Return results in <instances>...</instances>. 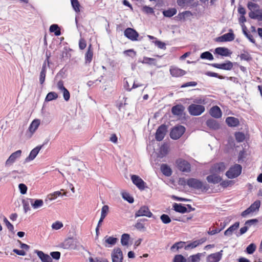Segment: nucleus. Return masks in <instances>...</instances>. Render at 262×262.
<instances>
[{"label": "nucleus", "mask_w": 262, "mask_h": 262, "mask_svg": "<svg viewBox=\"0 0 262 262\" xmlns=\"http://www.w3.org/2000/svg\"><path fill=\"white\" fill-rule=\"evenodd\" d=\"M187 183L189 187L204 191H207L209 188L208 184H204L200 180L194 178L188 179Z\"/></svg>", "instance_id": "obj_1"}, {"label": "nucleus", "mask_w": 262, "mask_h": 262, "mask_svg": "<svg viewBox=\"0 0 262 262\" xmlns=\"http://www.w3.org/2000/svg\"><path fill=\"white\" fill-rule=\"evenodd\" d=\"M205 106L197 104H191L188 107V111L192 116H199L205 112Z\"/></svg>", "instance_id": "obj_2"}, {"label": "nucleus", "mask_w": 262, "mask_h": 262, "mask_svg": "<svg viewBox=\"0 0 262 262\" xmlns=\"http://www.w3.org/2000/svg\"><path fill=\"white\" fill-rule=\"evenodd\" d=\"M39 119H34L30 125L28 129L25 133V136L27 139H30L40 125Z\"/></svg>", "instance_id": "obj_3"}, {"label": "nucleus", "mask_w": 262, "mask_h": 262, "mask_svg": "<svg viewBox=\"0 0 262 262\" xmlns=\"http://www.w3.org/2000/svg\"><path fill=\"white\" fill-rule=\"evenodd\" d=\"M178 168L184 172H189L191 171V166L190 163L183 159L180 158L177 160L176 162Z\"/></svg>", "instance_id": "obj_4"}, {"label": "nucleus", "mask_w": 262, "mask_h": 262, "mask_svg": "<svg viewBox=\"0 0 262 262\" xmlns=\"http://www.w3.org/2000/svg\"><path fill=\"white\" fill-rule=\"evenodd\" d=\"M185 131V128L182 125L174 126L171 130L170 136L174 140L180 138Z\"/></svg>", "instance_id": "obj_5"}, {"label": "nucleus", "mask_w": 262, "mask_h": 262, "mask_svg": "<svg viewBox=\"0 0 262 262\" xmlns=\"http://www.w3.org/2000/svg\"><path fill=\"white\" fill-rule=\"evenodd\" d=\"M242 168L240 165L235 164L226 172V175L230 179L236 178L241 174Z\"/></svg>", "instance_id": "obj_6"}, {"label": "nucleus", "mask_w": 262, "mask_h": 262, "mask_svg": "<svg viewBox=\"0 0 262 262\" xmlns=\"http://www.w3.org/2000/svg\"><path fill=\"white\" fill-rule=\"evenodd\" d=\"M153 215L152 212L150 211L149 208L146 206H143L136 212L135 217L136 218L140 216H146L151 217Z\"/></svg>", "instance_id": "obj_7"}, {"label": "nucleus", "mask_w": 262, "mask_h": 262, "mask_svg": "<svg viewBox=\"0 0 262 262\" xmlns=\"http://www.w3.org/2000/svg\"><path fill=\"white\" fill-rule=\"evenodd\" d=\"M111 257L112 262H122L123 253L120 248H114L112 252Z\"/></svg>", "instance_id": "obj_8"}, {"label": "nucleus", "mask_w": 262, "mask_h": 262, "mask_svg": "<svg viewBox=\"0 0 262 262\" xmlns=\"http://www.w3.org/2000/svg\"><path fill=\"white\" fill-rule=\"evenodd\" d=\"M21 150H18L12 153L6 160L5 162V166L9 167L11 166L15 162L16 160L21 156Z\"/></svg>", "instance_id": "obj_9"}, {"label": "nucleus", "mask_w": 262, "mask_h": 262, "mask_svg": "<svg viewBox=\"0 0 262 262\" xmlns=\"http://www.w3.org/2000/svg\"><path fill=\"white\" fill-rule=\"evenodd\" d=\"M260 205V201L259 200H256L248 208H247L242 213V216L245 217L248 214L254 212L256 210H258Z\"/></svg>", "instance_id": "obj_10"}, {"label": "nucleus", "mask_w": 262, "mask_h": 262, "mask_svg": "<svg viewBox=\"0 0 262 262\" xmlns=\"http://www.w3.org/2000/svg\"><path fill=\"white\" fill-rule=\"evenodd\" d=\"M124 35L132 41L138 40L139 36L138 33L134 29L131 28H127L125 30L124 32Z\"/></svg>", "instance_id": "obj_11"}, {"label": "nucleus", "mask_w": 262, "mask_h": 262, "mask_svg": "<svg viewBox=\"0 0 262 262\" xmlns=\"http://www.w3.org/2000/svg\"><path fill=\"white\" fill-rule=\"evenodd\" d=\"M167 132V127L165 125L162 124L160 125L157 130L156 133V139L160 141L164 138Z\"/></svg>", "instance_id": "obj_12"}, {"label": "nucleus", "mask_w": 262, "mask_h": 262, "mask_svg": "<svg viewBox=\"0 0 262 262\" xmlns=\"http://www.w3.org/2000/svg\"><path fill=\"white\" fill-rule=\"evenodd\" d=\"M133 183L140 190L145 188V183L143 180L137 175H133L131 177Z\"/></svg>", "instance_id": "obj_13"}, {"label": "nucleus", "mask_w": 262, "mask_h": 262, "mask_svg": "<svg viewBox=\"0 0 262 262\" xmlns=\"http://www.w3.org/2000/svg\"><path fill=\"white\" fill-rule=\"evenodd\" d=\"M230 32L216 38V41L219 42L231 41L234 39V35L232 30Z\"/></svg>", "instance_id": "obj_14"}, {"label": "nucleus", "mask_w": 262, "mask_h": 262, "mask_svg": "<svg viewBox=\"0 0 262 262\" xmlns=\"http://www.w3.org/2000/svg\"><path fill=\"white\" fill-rule=\"evenodd\" d=\"M223 250L209 255L207 257V262H219L222 257Z\"/></svg>", "instance_id": "obj_15"}, {"label": "nucleus", "mask_w": 262, "mask_h": 262, "mask_svg": "<svg viewBox=\"0 0 262 262\" xmlns=\"http://www.w3.org/2000/svg\"><path fill=\"white\" fill-rule=\"evenodd\" d=\"M42 147V145L37 146L33 149L31 151L29 156L25 159V162L27 163L34 160L38 154L40 150L41 149Z\"/></svg>", "instance_id": "obj_16"}, {"label": "nucleus", "mask_w": 262, "mask_h": 262, "mask_svg": "<svg viewBox=\"0 0 262 262\" xmlns=\"http://www.w3.org/2000/svg\"><path fill=\"white\" fill-rule=\"evenodd\" d=\"M35 253L37 254L42 262H52V258L48 254L44 253L42 251L36 250Z\"/></svg>", "instance_id": "obj_17"}, {"label": "nucleus", "mask_w": 262, "mask_h": 262, "mask_svg": "<svg viewBox=\"0 0 262 262\" xmlns=\"http://www.w3.org/2000/svg\"><path fill=\"white\" fill-rule=\"evenodd\" d=\"M206 179L209 183L213 184L218 183L222 180L220 175L216 173H212V174L207 176Z\"/></svg>", "instance_id": "obj_18"}, {"label": "nucleus", "mask_w": 262, "mask_h": 262, "mask_svg": "<svg viewBox=\"0 0 262 262\" xmlns=\"http://www.w3.org/2000/svg\"><path fill=\"white\" fill-rule=\"evenodd\" d=\"M225 169V164L223 163H221L214 165L211 169V172L219 174L220 172H223Z\"/></svg>", "instance_id": "obj_19"}, {"label": "nucleus", "mask_w": 262, "mask_h": 262, "mask_svg": "<svg viewBox=\"0 0 262 262\" xmlns=\"http://www.w3.org/2000/svg\"><path fill=\"white\" fill-rule=\"evenodd\" d=\"M118 241L117 238L113 236H106L104 237V243L106 247H109L115 245Z\"/></svg>", "instance_id": "obj_20"}, {"label": "nucleus", "mask_w": 262, "mask_h": 262, "mask_svg": "<svg viewBox=\"0 0 262 262\" xmlns=\"http://www.w3.org/2000/svg\"><path fill=\"white\" fill-rule=\"evenodd\" d=\"M212 66L216 68L220 69H223L226 70H231L233 67V63L230 61H228L226 63H214L212 64Z\"/></svg>", "instance_id": "obj_21"}, {"label": "nucleus", "mask_w": 262, "mask_h": 262, "mask_svg": "<svg viewBox=\"0 0 262 262\" xmlns=\"http://www.w3.org/2000/svg\"><path fill=\"white\" fill-rule=\"evenodd\" d=\"M184 111V107L181 104L176 105L171 108V112L174 115L182 116Z\"/></svg>", "instance_id": "obj_22"}, {"label": "nucleus", "mask_w": 262, "mask_h": 262, "mask_svg": "<svg viewBox=\"0 0 262 262\" xmlns=\"http://www.w3.org/2000/svg\"><path fill=\"white\" fill-rule=\"evenodd\" d=\"M170 73L172 76L179 77L184 75L186 72L181 69L176 67L171 68L170 69Z\"/></svg>", "instance_id": "obj_23"}, {"label": "nucleus", "mask_w": 262, "mask_h": 262, "mask_svg": "<svg viewBox=\"0 0 262 262\" xmlns=\"http://www.w3.org/2000/svg\"><path fill=\"white\" fill-rule=\"evenodd\" d=\"M210 114L215 118H219L222 116L220 108L217 106H213L210 110Z\"/></svg>", "instance_id": "obj_24"}, {"label": "nucleus", "mask_w": 262, "mask_h": 262, "mask_svg": "<svg viewBox=\"0 0 262 262\" xmlns=\"http://www.w3.org/2000/svg\"><path fill=\"white\" fill-rule=\"evenodd\" d=\"M206 123L208 127L214 130L218 129L220 126L218 122L213 119H208Z\"/></svg>", "instance_id": "obj_25"}, {"label": "nucleus", "mask_w": 262, "mask_h": 262, "mask_svg": "<svg viewBox=\"0 0 262 262\" xmlns=\"http://www.w3.org/2000/svg\"><path fill=\"white\" fill-rule=\"evenodd\" d=\"M63 246L66 249H75L76 248V241L72 238L67 239L64 242Z\"/></svg>", "instance_id": "obj_26"}, {"label": "nucleus", "mask_w": 262, "mask_h": 262, "mask_svg": "<svg viewBox=\"0 0 262 262\" xmlns=\"http://www.w3.org/2000/svg\"><path fill=\"white\" fill-rule=\"evenodd\" d=\"M226 122L228 126L231 127L237 126L239 123L238 119L233 117H227L226 119Z\"/></svg>", "instance_id": "obj_27"}, {"label": "nucleus", "mask_w": 262, "mask_h": 262, "mask_svg": "<svg viewBox=\"0 0 262 262\" xmlns=\"http://www.w3.org/2000/svg\"><path fill=\"white\" fill-rule=\"evenodd\" d=\"M239 222H236L233 225H232L231 226H230L228 229H227L225 232L224 234L226 236H230L232 234L233 232L237 229V228L239 227Z\"/></svg>", "instance_id": "obj_28"}, {"label": "nucleus", "mask_w": 262, "mask_h": 262, "mask_svg": "<svg viewBox=\"0 0 262 262\" xmlns=\"http://www.w3.org/2000/svg\"><path fill=\"white\" fill-rule=\"evenodd\" d=\"M215 52L217 54L224 56H228L231 54L227 48L224 47H219L216 48Z\"/></svg>", "instance_id": "obj_29"}, {"label": "nucleus", "mask_w": 262, "mask_h": 262, "mask_svg": "<svg viewBox=\"0 0 262 262\" xmlns=\"http://www.w3.org/2000/svg\"><path fill=\"white\" fill-rule=\"evenodd\" d=\"M93 50L92 49V45L89 46L88 50L85 54V61L86 62H90L93 57Z\"/></svg>", "instance_id": "obj_30"}, {"label": "nucleus", "mask_w": 262, "mask_h": 262, "mask_svg": "<svg viewBox=\"0 0 262 262\" xmlns=\"http://www.w3.org/2000/svg\"><path fill=\"white\" fill-rule=\"evenodd\" d=\"M161 169L162 173L166 176H170L171 174V169L165 164L161 165Z\"/></svg>", "instance_id": "obj_31"}, {"label": "nucleus", "mask_w": 262, "mask_h": 262, "mask_svg": "<svg viewBox=\"0 0 262 262\" xmlns=\"http://www.w3.org/2000/svg\"><path fill=\"white\" fill-rule=\"evenodd\" d=\"M43 202L42 200L37 199L33 202V200L31 201V205L34 209H38L42 206Z\"/></svg>", "instance_id": "obj_32"}, {"label": "nucleus", "mask_w": 262, "mask_h": 262, "mask_svg": "<svg viewBox=\"0 0 262 262\" xmlns=\"http://www.w3.org/2000/svg\"><path fill=\"white\" fill-rule=\"evenodd\" d=\"M58 98V94L54 92H51L49 93L46 98L45 101L47 102H49L53 100H55Z\"/></svg>", "instance_id": "obj_33"}, {"label": "nucleus", "mask_w": 262, "mask_h": 262, "mask_svg": "<svg viewBox=\"0 0 262 262\" xmlns=\"http://www.w3.org/2000/svg\"><path fill=\"white\" fill-rule=\"evenodd\" d=\"M174 209L176 211L181 212V213H185L187 212V208L182 206L181 204H178L177 203H175L173 205Z\"/></svg>", "instance_id": "obj_34"}, {"label": "nucleus", "mask_w": 262, "mask_h": 262, "mask_svg": "<svg viewBox=\"0 0 262 262\" xmlns=\"http://www.w3.org/2000/svg\"><path fill=\"white\" fill-rule=\"evenodd\" d=\"M242 28L244 35H246V36L249 39L251 42L254 43L255 42L254 39L253 38V36L249 34V33L247 32V29L244 24L242 25Z\"/></svg>", "instance_id": "obj_35"}, {"label": "nucleus", "mask_w": 262, "mask_h": 262, "mask_svg": "<svg viewBox=\"0 0 262 262\" xmlns=\"http://www.w3.org/2000/svg\"><path fill=\"white\" fill-rule=\"evenodd\" d=\"M50 31L51 32H54L56 36H59L60 35V30L57 25L54 24L50 26Z\"/></svg>", "instance_id": "obj_36"}, {"label": "nucleus", "mask_w": 262, "mask_h": 262, "mask_svg": "<svg viewBox=\"0 0 262 262\" xmlns=\"http://www.w3.org/2000/svg\"><path fill=\"white\" fill-rule=\"evenodd\" d=\"M169 151V147L167 144H164L161 147L160 149V154L161 157L166 156Z\"/></svg>", "instance_id": "obj_37"}, {"label": "nucleus", "mask_w": 262, "mask_h": 262, "mask_svg": "<svg viewBox=\"0 0 262 262\" xmlns=\"http://www.w3.org/2000/svg\"><path fill=\"white\" fill-rule=\"evenodd\" d=\"M130 236L128 234L124 233L121 236V243L123 246H128Z\"/></svg>", "instance_id": "obj_38"}, {"label": "nucleus", "mask_w": 262, "mask_h": 262, "mask_svg": "<svg viewBox=\"0 0 262 262\" xmlns=\"http://www.w3.org/2000/svg\"><path fill=\"white\" fill-rule=\"evenodd\" d=\"M141 221H146V220H141L137 222L135 225V227L139 231H145L146 230V227L145 225L141 222Z\"/></svg>", "instance_id": "obj_39"}, {"label": "nucleus", "mask_w": 262, "mask_h": 262, "mask_svg": "<svg viewBox=\"0 0 262 262\" xmlns=\"http://www.w3.org/2000/svg\"><path fill=\"white\" fill-rule=\"evenodd\" d=\"M193 0H177L178 5L181 7H185L191 5Z\"/></svg>", "instance_id": "obj_40"}, {"label": "nucleus", "mask_w": 262, "mask_h": 262, "mask_svg": "<svg viewBox=\"0 0 262 262\" xmlns=\"http://www.w3.org/2000/svg\"><path fill=\"white\" fill-rule=\"evenodd\" d=\"M201 254L198 253L195 255L190 256L187 259V262H199L200 259Z\"/></svg>", "instance_id": "obj_41"}, {"label": "nucleus", "mask_w": 262, "mask_h": 262, "mask_svg": "<svg viewBox=\"0 0 262 262\" xmlns=\"http://www.w3.org/2000/svg\"><path fill=\"white\" fill-rule=\"evenodd\" d=\"M177 13V10L174 8L163 11V15L166 17H171Z\"/></svg>", "instance_id": "obj_42"}, {"label": "nucleus", "mask_w": 262, "mask_h": 262, "mask_svg": "<svg viewBox=\"0 0 262 262\" xmlns=\"http://www.w3.org/2000/svg\"><path fill=\"white\" fill-rule=\"evenodd\" d=\"M122 198L129 203H133L134 201V198L126 192L122 193Z\"/></svg>", "instance_id": "obj_43"}, {"label": "nucleus", "mask_w": 262, "mask_h": 262, "mask_svg": "<svg viewBox=\"0 0 262 262\" xmlns=\"http://www.w3.org/2000/svg\"><path fill=\"white\" fill-rule=\"evenodd\" d=\"M247 7L250 11H256L259 9V6L252 2H249L247 5Z\"/></svg>", "instance_id": "obj_44"}, {"label": "nucleus", "mask_w": 262, "mask_h": 262, "mask_svg": "<svg viewBox=\"0 0 262 262\" xmlns=\"http://www.w3.org/2000/svg\"><path fill=\"white\" fill-rule=\"evenodd\" d=\"M184 244L185 243L182 242L176 243L171 246L170 249L171 251H174V249H176L177 251H178L180 249H181L183 247Z\"/></svg>", "instance_id": "obj_45"}, {"label": "nucleus", "mask_w": 262, "mask_h": 262, "mask_svg": "<svg viewBox=\"0 0 262 262\" xmlns=\"http://www.w3.org/2000/svg\"><path fill=\"white\" fill-rule=\"evenodd\" d=\"M235 137L236 141L238 142H243L245 139L244 134L241 132L236 133L235 134Z\"/></svg>", "instance_id": "obj_46"}, {"label": "nucleus", "mask_w": 262, "mask_h": 262, "mask_svg": "<svg viewBox=\"0 0 262 262\" xmlns=\"http://www.w3.org/2000/svg\"><path fill=\"white\" fill-rule=\"evenodd\" d=\"M256 246L254 244H250L246 248V252L249 254H252L256 250Z\"/></svg>", "instance_id": "obj_47"}, {"label": "nucleus", "mask_w": 262, "mask_h": 262, "mask_svg": "<svg viewBox=\"0 0 262 262\" xmlns=\"http://www.w3.org/2000/svg\"><path fill=\"white\" fill-rule=\"evenodd\" d=\"M71 4L74 10L78 12L80 11V4L78 0H71Z\"/></svg>", "instance_id": "obj_48"}, {"label": "nucleus", "mask_w": 262, "mask_h": 262, "mask_svg": "<svg viewBox=\"0 0 262 262\" xmlns=\"http://www.w3.org/2000/svg\"><path fill=\"white\" fill-rule=\"evenodd\" d=\"M173 262H187V259L182 255H176L173 258Z\"/></svg>", "instance_id": "obj_49"}, {"label": "nucleus", "mask_w": 262, "mask_h": 262, "mask_svg": "<svg viewBox=\"0 0 262 262\" xmlns=\"http://www.w3.org/2000/svg\"><path fill=\"white\" fill-rule=\"evenodd\" d=\"M201 58L202 59H207L208 60H212L213 59V56L209 52H205L201 55Z\"/></svg>", "instance_id": "obj_50"}, {"label": "nucleus", "mask_w": 262, "mask_h": 262, "mask_svg": "<svg viewBox=\"0 0 262 262\" xmlns=\"http://www.w3.org/2000/svg\"><path fill=\"white\" fill-rule=\"evenodd\" d=\"M47 67H49V56H48L42 64L41 72L46 73Z\"/></svg>", "instance_id": "obj_51"}, {"label": "nucleus", "mask_w": 262, "mask_h": 262, "mask_svg": "<svg viewBox=\"0 0 262 262\" xmlns=\"http://www.w3.org/2000/svg\"><path fill=\"white\" fill-rule=\"evenodd\" d=\"M160 219L164 224H168L171 222V219L169 216L165 214L160 216Z\"/></svg>", "instance_id": "obj_52"}, {"label": "nucleus", "mask_w": 262, "mask_h": 262, "mask_svg": "<svg viewBox=\"0 0 262 262\" xmlns=\"http://www.w3.org/2000/svg\"><path fill=\"white\" fill-rule=\"evenodd\" d=\"M63 227V224L59 221H56L52 225V228L54 230H58Z\"/></svg>", "instance_id": "obj_53"}, {"label": "nucleus", "mask_w": 262, "mask_h": 262, "mask_svg": "<svg viewBox=\"0 0 262 262\" xmlns=\"http://www.w3.org/2000/svg\"><path fill=\"white\" fill-rule=\"evenodd\" d=\"M61 195V192L60 191H56L54 192L53 193H51L48 195V198L49 200H53L56 198H57V196Z\"/></svg>", "instance_id": "obj_54"}, {"label": "nucleus", "mask_w": 262, "mask_h": 262, "mask_svg": "<svg viewBox=\"0 0 262 262\" xmlns=\"http://www.w3.org/2000/svg\"><path fill=\"white\" fill-rule=\"evenodd\" d=\"M108 206H107V205L103 206L101 209V216L103 218H105L108 213Z\"/></svg>", "instance_id": "obj_55"}, {"label": "nucleus", "mask_w": 262, "mask_h": 262, "mask_svg": "<svg viewBox=\"0 0 262 262\" xmlns=\"http://www.w3.org/2000/svg\"><path fill=\"white\" fill-rule=\"evenodd\" d=\"M63 93L64 99L66 101H68L70 99V94L68 90L65 88L64 90L61 91Z\"/></svg>", "instance_id": "obj_56"}, {"label": "nucleus", "mask_w": 262, "mask_h": 262, "mask_svg": "<svg viewBox=\"0 0 262 262\" xmlns=\"http://www.w3.org/2000/svg\"><path fill=\"white\" fill-rule=\"evenodd\" d=\"M18 187L20 190V192L21 194H25L26 193L27 191V187L24 184H20L18 185Z\"/></svg>", "instance_id": "obj_57"}, {"label": "nucleus", "mask_w": 262, "mask_h": 262, "mask_svg": "<svg viewBox=\"0 0 262 262\" xmlns=\"http://www.w3.org/2000/svg\"><path fill=\"white\" fill-rule=\"evenodd\" d=\"M192 15V13L189 11H186L185 12H182L180 14L181 18H183V19H185L186 18L189 17Z\"/></svg>", "instance_id": "obj_58"}, {"label": "nucleus", "mask_w": 262, "mask_h": 262, "mask_svg": "<svg viewBox=\"0 0 262 262\" xmlns=\"http://www.w3.org/2000/svg\"><path fill=\"white\" fill-rule=\"evenodd\" d=\"M240 58L242 60H249L251 59L250 54L247 52L242 53L240 55Z\"/></svg>", "instance_id": "obj_59"}, {"label": "nucleus", "mask_w": 262, "mask_h": 262, "mask_svg": "<svg viewBox=\"0 0 262 262\" xmlns=\"http://www.w3.org/2000/svg\"><path fill=\"white\" fill-rule=\"evenodd\" d=\"M4 222L6 224V225L9 230L12 231L14 229L13 226L8 221L6 217H4Z\"/></svg>", "instance_id": "obj_60"}, {"label": "nucleus", "mask_w": 262, "mask_h": 262, "mask_svg": "<svg viewBox=\"0 0 262 262\" xmlns=\"http://www.w3.org/2000/svg\"><path fill=\"white\" fill-rule=\"evenodd\" d=\"M201 243L199 241H194L190 244L188 245L185 247L186 250L188 249L189 248H193L198 246Z\"/></svg>", "instance_id": "obj_61"}, {"label": "nucleus", "mask_w": 262, "mask_h": 262, "mask_svg": "<svg viewBox=\"0 0 262 262\" xmlns=\"http://www.w3.org/2000/svg\"><path fill=\"white\" fill-rule=\"evenodd\" d=\"M79 46L81 50L85 49L86 46V41L83 38L80 39L79 42Z\"/></svg>", "instance_id": "obj_62"}, {"label": "nucleus", "mask_w": 262, "mask_h": 262, "mask_svg": "<svg viewBox=\"0 0 262 262\" xmlns=\"http://www.w3.org/2000/svg\"><path fill=\"white\" fill-rule=\"evenodd\" d=\"M50 255L52 257V258L56 260L59 259L60 257V253L58 251L52 252L51 253Z\"/></svg>", "instance_id": "obj_63"}, {"label": "nucleus", "mask_w": 262, "mask_h": 262, "mask_svg": "<svg viewBox=\"0 0 262 262\" xmlns=\"http://www.w3.org/2000/svg\"><path fill=\"white\" fill-rule=\"evenodd\" d=\"M256 19L262 20V9H258L256 11Z\"/></svg>", "instance_id": "obj_64"}]
</instances>
